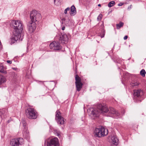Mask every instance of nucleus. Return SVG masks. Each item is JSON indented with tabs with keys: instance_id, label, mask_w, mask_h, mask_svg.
Instances as JSON below:
<instances>
[{
	"instance_id": "obj_39",
	"label": "nucleus",
	"mask_w": 146,
	"mask_h": 146,
	"mask_svg": "<svg viewBox=\"0 0 146 146\" xmlns=\"http://www.w3.org/2000/svg\"><path fill=\"white\" fill-rule=\"evenodd\" d=\"M76 73H77V71H76Z\"/></svg>"
},
{
	"instance_id": "obj_33",
	"label": "nucleus",
	"mask_w": 146,
	"mask_h": 146,
	"mask_svg": "<svg viewBox=\"0 0 146 146\" xmlns=\"http://www.w3.org/2000/svg\"><path fill=\"white\" fill-rule=\"evenodd\" d=\"M65 29V27L64 26H63V27H62V30H64Z\"/></svg>"
},
{
	"instance_id": "obj_5",
	"label": "nucleus",
	"mask_w": 146,
	"mask_h": 146,
	"mask_svg": "<svg viewBox=\"0 0 146 146\" xmlns=\"http://www.w3.org/2000/svg\"><path fill=\"white\" fill-rule=\"evenodd\" d=\"M30 17L31 21L35 22L38 21L41 18V15L35 10L31 12Z\"/></svg>"
},
{
	"instance_id": "obj_14",
	"label": "nucleus",
	"mask_w": 146,
	"mask_h": 146,
	"mask_svg": "<svg viewBox=\"0 0 146 146\" xmlns=\"http://www.w3.org/2000/svg\"><path fill=\"white\" fill-rule=\"evenodd\" d=\"M76 13V8L74 5H72L71 7L70 14L71 16H74Z\"/></svg>"
},
{
	"instance_id": "obj_28",
	"label": "nucleus",
	"mask_w": 146,
	"mask_h": 146,
	"mask_svg": "<svg viewBox=\"0 0 146 146\" xmlns=\"http://www.w3.org/2000/svg\"><path fill=\"white\" fill-rule=\"evenodd\" d=\"M66 20V19L65 18H63L61 19V21H62V22L61 23L62 24L63 23V22L65 21Z\"/></svg>"
},
{
	"instance_id": "obj_35",
	"label": "nucleus",
	"mask_w": 146,
	"mask_h": 146,
	"mask_svg": "<svg viewBox=\"0 0 146 146\" xmlns=\"http://www.w3.org/2000/svg\"><path fill=\"white\" fill-rule=\"evenodd\" d=\"M98 6H99V7H100L101 6V5L100 4H99L98 5Z\"/></svg>"
},
{
	"instance_id": "obj_32",
	"label": "nucleus",
	"mask_w": 146,
	"mask_h": 146,
	"mask_svg": "<svg viewBox=\"0 0 146 146\" xmlns=\"http://www.w3.org/2000/svg\"><path fill=\"white\" fill-rule=\"evenodd\" d=\"M123 5V3H120L118 4V5L119 6H122Z\"/></svg>"
},
{
	"instance_id": "obj_2",
	"label": "nucleus",
	"mask_w": 146,
	"mask_h": 146,
	"mask_svg": "<svg viewBox=\"0 0 146 146\" xmlns=\"http://www.w3.org/2000/svg\"><path fill=\"white\" fill-rule=\"evenodd\" d=\"M10 25L14 30L13 34V39L15 41L18 40H22L23 38L21 37V33L23 30V25L21 22L19 21H12L10 23Z\"/></svg>"
},
{
	"instance_id": "obj_7",
	"label": "nucleus",
	"mask_w": 146,
	"mask_h": 146,
	"mask_svg": "<svg viewBox=\"0 0 146 146\" xmlns=\"http://www.w3.org/2000/svg\"><path fill=\"white\" fill-rule=\"evenodd\" d=\"M23 139L21 138H18L11 139L10 141V145L12 146H19L23 144Z\"/></svg>"
},
{
	"instance_id": "obj_17",
	"label": "nucleus",
	"mask_w": 146,
	"mask_h": 146,
	"mask_svg": "<svg viewBox=\"0 0 146 146\" xmlns=\"http://www.w3.org/2000/svg\"><path fill=\"white\" fill-rule=\"evenodd\" d=\"M6 81L5 78L0 74V85Z\"/></svg>"
},
{
	"instance_id": "obj_16",
	"label": "nucleus",
	"mask_w": 146,
	"mask_h": 146,
	"mask_svg": "<svg viewBox=\"0 0 146 146\" xmlns=\"http://www.w3.org/2000/svg\"><path fill=\"white\" fill-rule=\"evenodd\" d=\"M76 86V88L78 92L80 91L82 88L83 84L81 82H78L75 83Z\"/></svg>"
},
{
	"instance_id": "obj_24",
	"label": "nucleus",
	"mask_w": 146,
	"mask_h": 146,
	"mask_svg": "<svg viewBox=\"0 0 146 146\" xmlns=\"http://www.w3.org/2000/svg\"><path fill=\"white\" fill-rule=\"evenodd\" d=\"M5 109L0 110V116L1 118L3 117V115L5 113Z\"/></svg>"
},
{
	"instance_id": "obj_20",
	"label": "nucleus",
	"mask_w": 146,
	"mask_h": 146,
	"mask_svg": "<svg viewBox=\"0 0 146 146\" xmlns=\"http://www.w3.org/2000/svg\"><path fill=\"white\" fill-rule=\"evenodd\" d=\"M0 72L5 74L7 73V72L4 70L3 66L2 64H0Z\"/></svg>"
},
{
	"instance_id": "obj_34",
	"label": "nucleus",
	"mask_w": 146,
	"mask_h": 146,
	"mask_svg": "<svg viewBox=\"0 0 146 146\" xmlns=\"http://www.w3.org/2000/svg\"><path fill=\"white\" fill-rule=\"evenodd\" d=\"M57 135L58 136L60 135V134L58 133H57Z\"/></svg>"
},
{
	"instance_id": "obj_1",
	"label": "nucleus",
	"mask_w": 146,
	"mask_h": 146,
	"mask_svg": "<svg viewBox=\"0 0 146 146\" xmlns=\"http://www.w3.org/2000/svg\"><path fill=\"white\" fill-rule=\"evenodd\" d=\"M108 112V116L114 118H117L120 114L113 108H110L109 109L107 106L100 104L98 105L97 109H93L91 110V114L94 117H98L100 113H104Z\"/></svg>"
},
{
	"instance_id": "obj_6",
	"label": "nucleus",
	"mask_w": 146,
	"mask_h": 146,
	"mask_svg": "<svg viewBox=\"0 0 146 146\" xmlns=\"http://www.w3.org/2000/svg\"><path fill=\"white\" fill-rule=\"evenodd\" d=\"M59 140L57 137L49 139L47 141V146H59Z\"/></svg>"
},
{
	"instance_id": "obj_13",
	"label": "nucleus",
	"mask_w": 146,
	"mask_h": 146,
	"mask_svg": "<svg viewBox=\"0 0 146 146\" xmlns=\"http://www.w3.org/2000/svg\"><path fill=\"white\" fill-rule=\"evenodd\" d=\"M23 134L24 138H26L27 140L29 139L30 136L29 132L27 128H25L23 132Z\"/></svg>"
},
{
	"instance_id": "obj_36",
	"label": "nucleus",
	"mask_w": 146,
	"mask_h": 146,
	"mask_svg": "<svg viewBox=\"0 0 146 146\" xmlns=\"http://www.w3.org/2000/svg\"><path fill=\"white\" fill-rule=\"evenodd\" d=\"M68 22L70 21V20L69 19H68Z\"/></svg>"
},
{
	"instance_id": "obj_4",
	"label": "nucleus",
	"mask_w": 146,
	"mask_h": 146,
	"mask_svg": "<svg viewBox=\"0 0 146 146\" xmlns=\"http://www.w3.org/2000/svg\"><path fill=\"white\" fill-rule=\"evenodd\" d=\"M26 113L28 117L30 119H36L37 117V112L34 108H29L26 110Z\"/></svg>"
},
{
	"instance_id": "obj_38",
	"label": "nucleus",
	"mask_w": 146,
	"mask_h": 146,
	"mask_svg": "<svg viewBox=\"0 0 146 146\" xmlns=\"http://www.w3.org/2000/svg\"><path fill=\"white\" fill-rule=\"evenodd\" d=\"M54 2L55 3L56 1V0H54Z\"/></svg>"
},
{
	"instance_id": "obj_12",
	"label": "nucleus",
	"mask_w": 146,
	"mask_h": 146,
	"mask_svg": "<svg viewBox=\"0 0 146 146\" xmlns=\"http://www.w3.org/2000/svg\"><path fill=\"white\" fill-rule=\"evenodd\" d=\"M59 40H61V43H66L68 40L67 36L66 34H61L60 35Z\"/></svg>"
},
{
	"instance_id": "obj_10",
	"label": "nucleus",
	"mask_w": 146,
	"mask_h": 146,
	"mask_svg": "<svg viewBox=\"0 0 146 146\" xmlns=\"http://www.w3.org/2000/svg\"><path fill=\"white\" fill-rule=\"evenodd\" d=\"M50 48L56 50H58L61 48L60 43L55 41L51 43L50 44Z\"/></svg>"
},
{
	"instance_id": "obj_31",
	"label": "nucleus",
	"mask_w": 146,
	"mask_h": 146,
	"mask_svg": "<svg viewBox=\"0 0 146 146\" xmlns=\"http://www.w3.org/2000/svg\"><path fill=\"white\" fill-rule=\"evenodd\" d=\"M116 62H117V63H120V61L121 60H119V59H118V60H116Z\"/></svg>"
},
{
	"instance_id": "obj_3",
	"label": "nucleus",
	"mask_w": 146,
	"mask_h": 146,
	"mask_svg": "<svg viewBox=\"0 0 146 146\" xmlns=\"http://www.w3.org/2000/svg\"><path fill=\"white\" fill-rule=\"evenodd\" d=\"M94 133L95 136L100 137L107 135L108 134V130L102 127L96 128L95 129Z\"/></svg>"
},
{
	"instance_id": "obj_8",
	"label": "nucleus",
	"mask_w": 146,
	"mask_h": 146,
	"mask_svg": "<svg viewBox=\"0 0 146 146\" xmlns=\"http://www.w3.org/2000/svg\"><path fill=\"white\" fill-rule=\"evenodd\" d=\"M55 119L57 120V123L60 124H63L65 119L61 116V113L58 110H57L56 112Z\"/></svg>"
},
{
	"instance_id": "obj_21",
	"label": "nucleus",
	"mask_w": 146,
	"mask_h": 146,
	"mask_svg": "<svg viewBox=\"0 0 146 146\" xmlns=\"http://www.w3.org/2000/svg\"><path fill=\"white\" fill-rule=\"evenodd\" d=\"M115 4V3L114 1H111L108 4V6L109 7H111L113 5H114Z\"/></svg>"
},
{
	"instance_id": "obj_30",
	"label": "nucleus",
	"mask_w": 146,
	"mask_h": 146,
	"mask_svg": "<svg viewBox=\"0 0 146 146\" xmlns=\"http://www.w3.org/2000/svg\"><path fill=\"white\" fill-rule=\"evenodd\" d=\"M128 36H125L123 38V39L124 40H125L127 38Z\"/></svg>"
},
{
	"instance_id": "obj_15",
	"label": "nucleus",
	"mask_w": 146,
	"mask_h": 146,
	"mask_svg": "<svg viewBox=\"0 0 146 146\" xmlns=\"http://www.w3.org/2000/svg\"><path fill=\"white\" fill-rule=\"evenodd\" d=\"M111 139L113 143L115 144V146H116L119 142V140L117 137L116 136L114 135L111 137Z\"/></svg>"
},
{
	"instance_id": "obj_19",
	"label": "nucleus",
	"mask_w": 146,
	"mask_h": 146,
	"mask_svg": "<svg viewBox=\"0 0 146 146\" xmlns=\"http://www.w3.org/2000/svg\"><path fill=\"white\" fill-rule=\"evenodd\" d=\"M124 25L123 23L122 22H120L119 23L116 25V28L117 29H119L120 28L122 27Z\"/></svg>"
},
{
	"instance_id": "obj_18",
	"label": "nucleus",
	"mask_w": 146,
	"mask_h": 146,
	"mask_svg": "<svg viewBox=\"0 0 146 146\" xmlns=\"http://www.w3.org/2000/svg\"><path fill=\"white\" fill-rule=\"evenodd\" d=\"M75 79L76 80L75 83L81 82V78L77 74L75 75Z\"/></svg>"
},
{
	"instance_id": "obj_26",
	"label": "nucleus",
	"mask_w": 146,
	"mask_h": 146,
	"mask_svg": "<svg viewBox=\"0 0 146 146\" xmlns=\"http://www.w3.org/2000/svg\"><path fill=\"white\" fill-rule=\"evenodd\" d=\"M102 14H100L98 17L97 19L98 20H100L102 19Z\"/></svg>"
},
{
	"instance_id": "obj_40",
	"label": "nucleus",
	"mask_w": 146,
	"mask_h": 146,
	"mask_svg": "<svg viewBox=\"0 0 146 146\" xmlns=\"http://www.w3.org/2000/svg\"><path fill=\"white\" fill-rule=\"evenodd\" d=\"M13 68V69H15V68Z\"/></svg>"
},
{
	"instance_id": "obj_9",
	"label": "nucleus",
	"mask_w": 146,
	"mask_h": 146,
	"mask_svg": "<svg viewBox=\"0 0 146 146\" xmlns=\"http://www.w3.org/2000/svg\"><path fill=\"white\" fill-rule=\"evenodd\" d=\"M29 32L31 33L34 31L36 29L35 23L31 21L27 25Z\"/></svg>"
},
{
	"instance_id": "obj_22",
	"label": "nucleus",
	"mask_w": 146,
	"mask_h": 146,
	"mask_svg": "<svg viewBox=\"0 0 146 146\" xmlns=\"http://www.w3.org/2000/svg\"><path fill=\"white\" fill-rule=\"evenodd\" d=\"M132 86H137L139 84V82H132L130 84Z\"/></svg>"
},
{
	"instance_id": "obj_25",
	"label": "nucleus",
	"mask_w": 146,
	"mask_h": 146,
	"mask_svg": "<svg viewBox=\"0 0 146 146\" xmlns=\"http://www.w3.org/2000/svg\"><path fill=\"white\" fill-rule=\"evenodd\" d=\"M70 8L69 7H68L66 9H65L64 11V13H65V14H67L68 11H69L70 10Z\"/></svg>"
},
{
	"instance_id": "obj_27",
	"label": "nucleus",
	"mask_w": 146,
	"mask_h": 146,
	"mask_svg": "<svg viewBox=\"0 0 146 146\" xmlns=\"http://www.w3.org/2000/svg\"><path fill=\"white\" fill-rule=\"evenodd\" d=\"M22 123L23 124V125L25 127V126L26 127V123L25 121L24 120H23L22 121Z\"/></svg>"
},
{
	"instance_id": "obj_11",
	"label": "nucleus",
	"mask_w": 146,
	"mask_h": 146,
	"mask_svg": "<svg viewBox=\"0 0 146 146\" xmlns=\"http://www.w3.org/2000/svg\"><path fill=\"white\" fill-rule=\"evenodd\" d=\"M133 92V99L134 100L135 98H139L143 94V91L141 89L135 90Z\"/></svg>"
},
{
	"instance_id": "obj_29",
	"label": "nucleus",
	"mask_w": 146,
	"mask_h": 146,
	"mask_svg": "<svg viewBox=\"0 0 146 146\" xmlns=\"http://www.w3.org/2000/svg\"><path fill=\"white\" fill-rule=\"evenodd\" d=\"M7 62L8 63L11 64L12 63V61L8 60L7 61Z\"/></svg>"
},
{
	"instance_id": "obj_37",
	"label": "nucleus",
	"mask_w": 146,
	"mask_h": 146,
	"mask_svg": "<svg viewBox=\"0 0 146 146\" xmlns=\"http://www.w3.org/2000/svg\"><path fill=\"white\" fill-rule=\"evenodd\" d=\"M104 35L103 36H101V38H103V37H104Z\"/></svg>"
},
{
	"instance_id": "obj_23",
	"label": "nucleus",
	"mask_w": 146,
	"mask_h": 146,
	"mask_svg": "<svg viewBox=\"0 0 146 146\" xmlns=\"http://www.w3.org/2000/svg\"><path fill=\"white\" fill-rule=\"evenodd\" d=\"M145 71L144 69H142L140 72V74L142 76H145Z\"/></svg>"
}]
</instances>
